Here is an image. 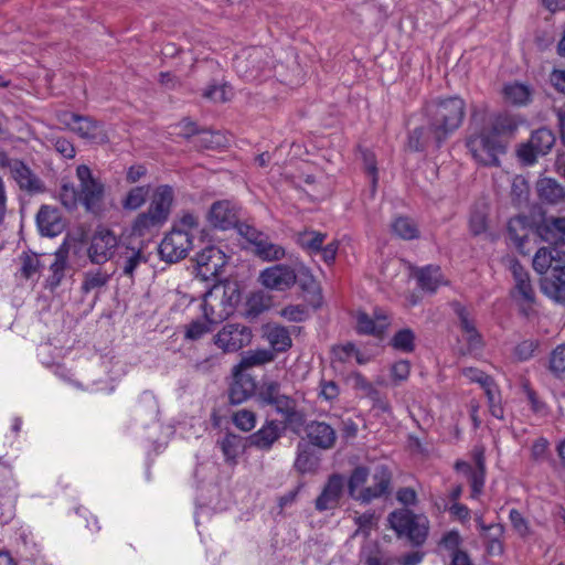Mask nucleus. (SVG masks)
<instances>
[{"label":"nucleus","mask_w":565,"mask_h":565,"mask_svg":"<svg viewBox=\"0 0 565 565\" xmlns=\"http://www.w3.org/2000/svg\"><path fill=\"white\" fill-rule=\"evenodd\" d=\"M78 186L63 182L58 191V201L67 211H75L83 205L87 213L99 215L104 211L106 185L86 164L76 168Z\"/></svg>","instance_id":"nucleus-1"},{"label":"nucleus","mask_w":565,"mask_h":565,"mask_svg":"<svg viewBox=\"0 0 565 565\" xmlns=\"http://www.w3.org/2000/svg\"><path fill=\"white\" fill-rule=\"evenodd\" d=\"M174 202V189L169 184L156 186L147 211L139 213L132 222L134 235L146 236L159 231L169 220Z\"/></svg>","instance_id":"nucleus-2"},{"label":"nucleus","mask_w":565,"mask_h":565,"mask_svg":"<svg viewBox=\"0 0 565 565\" xmlns=\"http://www.w3.org/2000/svg\"><path fill=\"white\" fill-rule=\"evenodd\" d=\"M425 109L437 142H445L461 126L466 115V103L459 96H451L431 100Z\"/></svg>","instance_id":"nucleus-3"},{"label":"nucleus","mask_w":565,"mask_h":565,"mask_svg":"<svg viewBox=\"0 0 565 565\" xmlns=\"http://www.w3.org/2000/svg\"><path fill=\"white\" fill-rule=\"evenodd\" d=\"M256 402L260 407H271L282 418L284 428L302 426L305 423L303 412L298 408L297 401L282 392L278 381H264L257 388Z\"/></svg>","instance_id":"nucleus-4"},{"label":"nucleus","mask_w":565,"mask_h":565,"mask_svg":"<svg viewBox=\"0 0 565 565\" xmlns=\"http://www.w3.org/2000/svg\"><path fill=\"white\" fill-rule=\"evenodd\" d=\"M390 527L398 539H406L414 548L422 547L429 534V520L424 514H416L407 508L396 509L387 516Z\"/></svg>","instance_id":"nucleus-5"},{"label":"nucleus","mask_w":565,"mask_h":565,"mask_svg":"<svg viewBox=\"0 0 565 565\" xmlns=\"http://www.w3.org/2000/svg\"><path fill=\"white\" fill-rule=\"evenodd\" d=\"M466 147L478 163L489 167L500 166L499 156L507 151L502 140L492 138L483 129L479 135L470 136Z\"/></svg>","instance_id":"nucleus-6"},{"label":"nucleus","mask_w":565,"mask_h":565,"mask_svg":"<svg viewBox=\"0 0 565 565\" xmlns=\"http://www.w3.org/2000/svg\"><path fill=\"white\" fill-rule=\"evenodd\" d=\"M253 339L252 329L242 323H226L213 337V344L223 353H234L247 347Z\"/></svg>","instance_id":"nucleus-7"},{"label":"nucleus","mask_w":565,"mask_h":565,"mask_svg":"<svg viewBox=\"0 0 565 565\" xmlns=\"http://www.w3.org/2000/svg\"><path fill=\"white\" fill-rule=\"evenodd\" d=\"M118 237L106 227H98L92 236L87 255L93 264L102 265L110 259L122 246Z\"/></svg>","instance_id":"nucleus-8"},{"label":"nucleus","mask_w":565,"mask_h":565,"mask_svg":"<svg viewBox=\"0 0 565 565\" xmlns=\"http://www.w3.org/2000/svg\"><path fill=\"white\" fill-rule=\"evenodd\" d=\"M198 276L204 281H217L227 260L225 254L216 246L210 245L195 256Z\"/></svg>","instance_id":"nucleus-9"},{"label":"nucleus","mask_w":565,"mask_h":565,"mask_svg":"<svg viewBox=\"0 0 565 565\" xmlns=\"http://www.w3.org/2000/svg\"><path fill=\"white\" fill-rule=\"evenodd\" d=\"M554 143L555 136L552 130L540 128L531 135L526 143L520 147L518 156L523 163L531 166L537 160L539 156L548 153Z\"/></svg>","instance_id":"nucleus-10"},{"label":"nucleus","mask_w":565,"mask_h":565,"mask_svg":"<svg viewBox=\"0 0 565 565\" xmlns=\"http://www.w3.org/2000/svg\"><path fill=\"white\" fill-rule=\"evenodd\" d=\"M192 248V234L179 230H171L159 245L161 259L167 263H177L186 257Z\"/></svg>","instance_id":"nucleus-11"},{"label":"nucleus","mask_w":565,"mask_h":565,"mask_svg":"<svg viewBox=\"0 0 565 565\" xmlns=\"http://www.w3.org/2000/svg\"><path fill=\"white\" fill-rule=\"evenodd\" d=\"M57 119L62 125L68 127L82 138L96 140L106 137L102 122L92 117L71 111H61L57 115Z\"/></svg>","instance_id":"nucleus-12"},{"label":"nucleus","mask_w":565,"mask_h":565,"mask_svg":"<svg viewBox=\"0 0 565 565\" xmlns=\"http://www.w3.org/2000/svg\"><path fill=\"white\" fill-rule=\"evenodd\" d=\"M259 281L267 289L286 291L297 282V274L291 266L278 264L263 269Z\"/></svg>","instance_id":"nucleus-13"},{"label":"nucleus","mask_w":565,"mask_h":565,"mask_svg":"<svg viewBox=\"0 0 565 565\" xmlns=\"http://www.w3.org/2000/svg\"><path fill=\"white\" fill-rule=\"evenodd\" d=\"M392 471L385 465L375 467L372 475V484L363 488L356 495V501L370 503L375 499L387 495L391 492Z\"/></svg>","instance_id":"nucleus-14"},{"label":"nucleus","mask_w":565,"mask_h":565,"mask_svg":"<svg viewBox=\"0 0 565 565\" xmlns=\"http://www.w3.org/2000/svg\"><path fill=\"white\" fill-rule=\"evenodd\" d=\"M263 50L252 47L244 50L241 54L236 55L233 66L236 73L246 81H256L260 77L264 65L262 62Z\"/></svg>","instance_id":"nucleus-15"},{"label":"nucleus","mask_w":565,"mask_h":565,"mask_svg":"<svg viewBox=\"0 0 565 565\" xmlns=\"http://www.w3.org/2000/svg\"><path fill=\"white\" fill-rule=\"evenodd\" d=\"M209 223L217 230L226 231L237 226L239 216L237 207L227 200L214 202L207 212Z\"/></svg>","instance_id":"nucleus-16"},{"label":"nucleus","mask_w":565,"mask_h":565,"mask_svg":"<svg viewBox=\"0 0 565 565\" xmlns=\"http://www.w3.org/2000/svg\"><path fill=\"white\" fill-rule=\"evenodd\" d=\"M515 281L513 297L523 303L532 305L535 301V291L531 284L529 271L518 259H512L509 266Z\"/></svg>","instance_id":"nucleus-17"},{"label":"nucleus","mask_w":565,"mask_h":565,"mask_svg":"<svg viewBox=\"0 0 565 565\" xmlns=\"http://www.w3.org/2000/svg\"><path fill=\"white\" fill-rule=\"evenodd\" d=\"M508 235L514 247L522 255H529L530 248H526L529 236L533 232L531 222L526 216H515L508 222Z\"/></svg>","instance_id":"nucleus-18"},{"label":"nucleus","mask_w":565,"mask_h":565,"mask_svg":"<svg viewBox=\"0 0 565 565\" xmlns=\"http://www.w3.org/2000/svg\"><path fill=\"white\" fill-rule=\"evenodd\" d=\"M284 425L275 419H267L265 424L248 437L249 446L259 450H269L281 436Z\"/></svg>","instance_id":"nucleus-19"},{"label":"nucleus","mask_w":565,"mask_h":565,"mask_svg":"<svg viewBox=\"0 0 565 565\" xmlns=\"http://www.w3.org/2000/svg\"><path fill=\"white\" fill-rule=\"evenodd\" d=\"M257 388L255 380L249 374L236 372L228 388V401L232 405H239L250 396H256Z\"/></svg>","instance_id":"nucleus-20"},{"label":"nucleus","mask_w":565,"mask_h":565,"mask_svg":"<svg viewBox=\"0 0 565 565\" xmlns=\"http://www.w3.org/2000/svg\"><path fill=\"white\" fill-rule=\"evenodd\" d=\"M344 486V478L341 475L334 473L329 477L322 492L316 499V509L318 511H326L334 508L342 494Z\"/></svg>","instance_id":"nucleus-21"},{"label":"nucleus","mask_w":565,"mask_h":565,"mask_svg":"<svg viewBox=\"0 0 565 565\" xmlns=\"http://www.w3.org/2000/svg\"><path fill=\"white\" fill-rule=\"evenodd\" d=\"M518 129V121L508 113H499L490 117L489 126L483 130L492 138H498L505 143V139L512 138Z\"/></svg>","instance_id":"nucleus-22"},{"label":"nucleus","mask_w":565,"mask_h":565,"mask_svg":"<svg viewBox=\"0 0 565 565\" xmlns=\"http://www.w3.org/2000/svg\"><path fill=\"white\" fill-rule=\"evenodd\" d=\"M117 256V265L121 269V274L129 278L134 277L139 265L148 260L141 247H132L125 244L119 247Z\"/></svg>","instance_id":"nucleus-23"},{"label":"nucleus","mask_w":565,"mask_h":565,"mask_svg":"<svg viewBox=\"0 0 565 565\" xmlns=\"http://www.w3.org/2000/svg\"><path fill=\"white\" fill-rule=\"evenodd\" d=\"M353 387L361 391L363 395L372 401L374 408L383 413L391 412L388 401L381 394V392L360 372L352 374Z\"/></svg>","instance_id":"nucleus-24"},{"label":"nucleus","mask_w":565,"mask_h":565,"mask_svg":"<svg viewBox=\"0 0 565 565\" xmlns=\"http://www.w3.org/2000/svg\"><path fill=\"white\" fill-rule=\"evenodd\" d=\"M14 164L11 175L22 191L39 193L44 190L41 179L22 160Z\"/></svg>","instance_id":"nucleus-25"},{"label":"nucleus","mask_w":565,"mask_h":565,"mask_svg":"<svg viewBox=\"0 0 565 565\" xmlns=\"http://www.w3.org/2000/svg\"><path fill=\"white\" fill-rule=\"evenodd\" d=\"M390 324L387 316L381 311L374 312V318L365 312H360L356 318V331L360 334L382 337Z\"/></svg>","instance_id":"nucleus-26"},{"label":"nucleus","mask_w":565,"mask_h":565,"mask_svg":"<svg viewBox=\"0 0 565 565\" xmlns=\"http://www.w3.org/2000/svg\"><path fill=\"white\" fill-rule=\"evenodd\" d=\"M435 137L433 125L428 121L427 126L416 127L409 132L408 147L417 152L425 151L429 147L439 149L444 142H437Z\"/></svg>","instance_id":"nucleus-27"},{"label":"nucleus","mask_w":565,"mask_h":565,"mask_svg":"<svg viewBox=\"0 0 565 565\" xmlns=\"http://www.w3.org/2000/svg\"><path fill=\"white\" fill-rule=\"evenodd\" d=\"M310 443L321 449H330L337 440L335 430L324 422H311L307 427Z\"/></svg>","instance_id":"nucleus-28"},{"label":"nucleus","mask_w":565,"mask_h":565,"mask_svg":"<svg viewBox=\"0 0 565 565\" xmlns=\"http://www.w3.org/2000/svg\"><path fill=\"white\" fill-rule=\"evenodd\" d=\"M36 224L42 235L53 237L62 232L63 225L55 207L42 205L36 214Z\"/></svg>","instance_id":"nucleus-29"},{"label":"nucleus","mask_w":565,"mask_h":565,"mask_svg":"<svg viewBox=\"0 0 565 565\" xmlns=\"http://www.w3.org/2000/svg\"><path fill=\"white\" fill-rule=\"evenodd\" d=\"M360 559L364 565H394V558L384 551L377 541H366L360 551Z\"/></svg>","instance_id":"nucleus-30"},{"label":"nucleus","mask_w":565,"mask_h":565,"mask_svg":"<svg viewBox=\"0 0 565 565\" xmlns=\"http://www.w3.org/2000/svg\"><path fill=\"white\" fill-rule=\"evenodd\" d=\"M264 337L275 352H286L292 345V340L288 329L279 324L265 326Z\"/></svg>","instance_id":"nucleus-31"},{"label":"nucleus","mask_w":565,"mask_h":565,"mask_svg":"<svg viewBox=\"0 0 565 565\" xmlns=\"http://www.w3.org/2000/svg\"><path fill=\"white\" fill-rule=\"evenodd\" d=\"M253 254L263 262L273 263L284 259L287 252L282 245L271 242L269 236L265 234L253 248Z\"/></svg>","instance_id":"nucleus-32"},{"label":"nucleus","mask_w":565,"mask_h":565,"mask_svg":"<svg viewBox=\"0 0 565 565\" xmlns=\"http://www.w3.org/2000/svg\"><path fill=\"white\" fill-rule=\"evenodd\" d=\"M564 254L565 252L557 247H541L533 257V269L540 275H547L550 271H553L556 260Z\"/></svg>","instance_id":"nucleus-33"},{"label":"nucleus","mask_w":565,"mask_h":565,"mask_svg":"<svg viewBox=\"0 0 565 565\" xmlns=\"http://www.w3.org/2000/svg\"><path fill=\"white\" fill-rule=\"evenodd\" d=\"M416 279L422 290L434 294L443 284L441 269L436 265H427L417 270Z\"/></svg>","instance_id":"nucleus-34"},{"label":"nucleus","mask_w":565,"mask_h":565,"mask_svg":"<svg viewBox=\"0 0 565 565\" xmlns=\"http://www.w3.org/2000/svg\"><path fill=\"white\" fill-rule=\"evenodd\" d=\"M536 190L539 198L548 204H556L565 196L563 186L552 178L539 180Z\"/></svg>","instance_id":"nucleus-35"},{"label":"nucleus","mask_w":565,"mask_h":565,"mask_svg":"<svg viewBox=\"0 0 565 565\" xmlns=\"http://www.w3.org/2000/svg\"><path fill=\"white\" fill-rule=\"evenodd\" d=\"M327 235L316 231H303L296 235L297 245L309 255H316L320 252Z\"/></svg>","instance_id":"nucleus-36"},{"label":"nucleus","mask_w":565,"mask_h":565,"mask_svg":"<svg viewBox=\"0 0 565 565\" xmlns=\"http://www.w3.org/2000/svg\"><path fill=\"white\" fill-rule=\"evenodd\" d=\"M391 227L392 232L402 239L411 241L419 237L417 224L407 216L396 217Z\"/></svg>","instance_id":"nucleus-37"},{"label":"nucleus","mask_w":565,"mask_h":565,"mask_svg":"<svg viewBox=\"0 0 565 565\" xmlns=\"http://www.w3.org/2000/svg\"><path fill=\"white\" fill-rule=\"evenodd\" d=\"M67 268V257L63 253H56L54 262L50 265L51 274L46 278V287L51 290L56 289L64 276Z\"/></svg>","instance_id":"nucleus-38"},{"label":"nucleus","mask_w":565,"mask_h":565,"mask_svg":"<svg viewBox=\"0 0 565 565\" xmlns=\"http://www.w3.org/2000/svg\"><path fill=\"white\" fill-rule=\"evenodd\" d=\"M111 275L102 269L87 270L84 274L81 290L84 295L89 294L92 290L105 287L110 280Z\"/></svg>","instance_id":"nucleus-39"},{"label":"nucleus","mask_w":565,"mask_h":565,"mask_svg":"<svg viewBox=\"0 0 565 565\" xmlns=\"http://www.w3.org/2000/svg\"><path fill=\"white\" fill-rule=\"evenodd\" d=\"M149 190V185L131 188L122 200V207L128 211H136L140 209L147 201Z\"/></svg>","instance_id":"nucleus-40"},{"label":"nucleus","mask_w":565,"mask_h":565,"mask_svg":"<svg viewBox=\"0 0 565 565\" xmlns=\"http://www.w3.org/2000/svg\"><path fill=\"white\" fill-rule=\"evenodd\" d=\"M415 333L409 328L398 330L391 339L390 344L397 351L412 353L415 350Z\"/></svg>","instance_id":"nucleus-41"},{"label":"nucleus","mask_w":565,"mask_h":565,"mask_svg":"<svg viewBox=\"0 0 565 565\" xmlns=\"http://www.w3.org/2000/svg\"><path fill=\"white\" fill-rule=\"evenodd\" d=\"M218 445L227 461H235L242 450V437L232 433H227Z\"/></svg>","instance_id":"nucleus-42"},{"label":"nucleus","mask_w":565,"mask_h":565,"mask_svg":"<svg viewBox=\"0 0 565 565\" xmlns=\"http://www.w3.org/2000/svg\"><path fill=\"white\" fill-rule=\"evenodd\" d=\"M504 97L514 105H525L531 97L530 88L520 83H512L504 86Z\"/></svg>","instance_id":"nucleus-43"},{"label":"nucleus","mask_w":565,"mask_h":565,"mask_svg":"<svg viewBox=\"0 0 565 565\" xmlns=\"http://www.w3.org/2000/svg\"><path fill=\"white\" fill-rule=\"evenodd\" d=\"M212 324L205 320L195 319L184 326V340L199 341L213 331Z\"/></svg>","instance_id":"nucleus-44"},{"label":"nucleus","mask_w":565,"mask_h":565,"mask_svg":"<svg viewBox=\"0 0 565 565\" xmlns=\"http://www.w3.org/2000/svg\"><path fill=\"white\" fill-rule=\"evenodd\" d=\"M318 467V459L309 449V447L305 446L302 449L300 446L298 447L297 458L295 460V468L300 473L312 472Z\"/></svg>","instance_id":"nucleus-45"},{"label":"nucleus","mask_w":565,"mask_h":565,"mask_svg":"<svg viewBox=\"0 0 565 565\" xmlns=\"http://www.w3.org/2000/svg\"><path fill=\"white\" fill-rule=\"evenodd\" d=\"M469 230L473 236H479L488 230V212L483 207H475L469 217Z\"/></svg>","instance_id":"nucleus-46"},{"label":"nucleus","mask_w":565,"mask_h":565,"mask_svg":"<svg viewBox=\"0 0 565 565\" xmlns=\"http://www.w3.org/2000/svg\"><path fill=\"white\" fill-rule=\"evenodd\" d=\"M503 533H504L503 525L499 524V523H493V524H490L487 527V531L481 534L484 537V540L488 541V543H489L488 548L491 553L499 554L503 551V546L500 541Z\"/></svg>","instance_id":"nucleus-47"},{"label":"nucleus","mask_w":565,"mask_h":565,"mask_svg":"<svg viewBox=\"0 0 565 565\" xmlns=\"http://www.w3.org/2000/svg\"><path fill=\"white\" fill-rule=\"evenodd\" d=\"M369 476L370 471L364 466H358L352 470L348 480V492L351 498L356 500V490L367 481Z\"/></svg>","instance_id":"nucleus-48"},{"label":"nucleus","mask_w":565,"mask_h":565,"mask_svg":"<svg viewBox=\"0 0 565 565\" xmlns=\"http://www.w3.org/2000/svg\"><path fill=\"white\" fill-rule=\"evenodd\" d=\"M275 354L269 350H256L244 356L237 367L247 369L274 361Z\"/></svg>","instance_id":"nucleus-49"},{"label":"nucleus","mask_w":565,"mask_h":565,"mask_svg":"<svg viewBox=\"0 0 565 565\" xmlns=\"http://www.w3.org/2000/svg\"><path fill=\"white\" fill-rule=\"evenodd\" d=\"M42 267L43 265L36 254H22L20 271L25 279H30L35 274L40 273Z\"/></svg>","instance_id":"nucleus-50"},{"label":"nucleus","mask_w":565,"mask_h":565,"mask_svg":"<svg viewBox=\"0 0 565 565\" xmlns=\"http://www.w3.org/2000/svg\"><path fill=\"white\" fill-rule=\"evenodd\" d=\"M548 369L556 377L565 373V344L557 345L551 352Z\"/></svg>","instance_id":"nucleus-51"},{"label":"nucleus","mask_w":565,"mask_h":565,"mask_svg":"<svg viewBox=\"0 0 565 565\" xmlns=\"http://www.w3.org/2000/svg\"><path fill=\"white\" fill-rule=\"evenodd\" d=\"M540 342L534 339H526L522 342L518 343L514 348L513 354L515 359L520 362H525L530 360L535 351L539 349Z\"/></svg>","instance_id":"nucleus-52"},{"label":"nucleus","mask_w":565,"mask_h":565,"mask_svg":"<svg viewBox=\"0 0 565 565\" xmlns=\"http://www.w3.org/2000/svg\"><path fill=\"white\" fill-rule=\"evenodd\" d=\"M509 520L519 536L524 539L531 535L532 531L530 523L519 510L511 509L509 512Z\"/></svg>","instance_id":"nucleus-53"},{"label":"nucleus","mask_w":565,"mask_h":565,"mask_svg":"<svg viewBox=\"0 0 565 565\" xmlns=\"http://www.w3.org/2000/svg\"><path fill=\"white\" fill-rule=\"evenodd\" d=\"M200 225L199 216L190 211H182L179 218L173 224L172 230H179L183 233H190Z\"/></svg>","instance_id":"nucleus-54"},{"label":"nucleus","mask_w":565,"mask_h":565,"mask_svg":"<svg viewBox=\"0 0 565 565\" xmlns=\"http://www.w3.org/2000/svg\"><path fill=\"white\" fill-rule=\"evenodd\" d=\"M232 419L234 425L243 431H250L256 425V414L249 409L235 412Z\"/></svg>","instance_id":"nucleus-55"},{"label":"nucleus","mask_w":565,"mask_h":565,"mask_svg":"<svg viewBox=\"0 0 565 565\" xmlns=\"http://www.w3.org/2000/svg\"><path fill=\"white\" fill-rule=\"evenodd\" d=\"M281 317L291 322H303L309 318V310L303 305H289L281 309Z\"/></svg>","instance_id":"nucleus-56"},{"label":"nucleus","mask_w":565,"mask_h":565,"mask_svg":"<svg viewBox=\"0 0 565 565\" xmlns=\"http://www.w3.org/2000/svg\"><path fill=\"white\" fill-rule=\"evenodd\" d=\"M451 307L459 319L460 329L463 333H468L477 329L475 320L470 318V313L465 306L455 301L451 303Z\"/></svg>","instance_id":"nucleus-57"},{"label":"nucleus","mask_w":565,"mask_h":565,"mask_svg":"<svg viewBox=\"0 0 565 565\" xmlns=\"http://www.w3.org/2000/svg\"><path fill=\"white\" fill-rule=\"evenodd\" d=\"M297 281L303 292L312 296H320L319 284L308 268L300 271V277Z\"/></svg>","instance_id":"nucleus-58"},{"label":"nucleus","mask_w":565,"mask_h":565,"mask_svg":"<svg viewBox=\"0 0 565 565\" xmlns=\"http://www.w3.org/2000/svg\"><path fill=\"white\" fill-rule=\"evenodd\" d=\"M362 160L364 163V169L366 173L371 177V182L373 188L376 186L379 174H377V162L376 158L373 151L369 149H362L361 150Z\"/></svg>","instance_id":"nucleus-59"},{"label":"nucleus","mask_w":565,"mask_h":565,"mask_svg":"<svg viewBox=\"0 0 565 565\" xmlns=\"http://www.w3.org/2000/svg\"><path fill=\"white\" fill-rule=\"evenodd\" d=\"M354 521L355 524L359 526L354 535L362 534L365 539H367L374 525V512H365L356 516Z\"/></svg>","instance_id":"nucleus-60"},{"label":"nucleus","mask_w":565,"mask_h":565,"mask_svg":"<svg viewBox=\"0 0 565 565\" xmlns=\"http://www.w3.org/2000/svg\"><path fill=\"white\" fill-rule=\"evenodd\" d=\"M462 374L470 382L478 383L481 387L489 386L493 381L492 376L476 367H465Z\"/></svg>","instance_id":"nucleus-61"},{"label":"nucleus","mask_w":565,"mask_h":565,"mask_svg":"<svg viewBox=\"0 0 565 565\" xmlns=\"http://www.w3.org/2000/svg\"><path fill=\"white\" fill-rule=\"evenodd\" d=\"M235 227L237 228L238 234L243 236L253 247H255L257 245V242L260 241L265 235V233L256 230L255 227L248 224L238 222L237 226Z\"/></svg>","instance_id":"nucleus-62"},{"label":"nucleus","mask_w":565,"mask_h":565,"mask_svg":"<svg viewBox=\"0 0 565 565\" xmlns=\"http://www.w3.org/2000/svg\"><path fill=\"white\" fill-rule=\"evenodd\" d=\"M468 478L471 487V497L476 499L482 493L486 481V471L472 470L468 475Z\"/></svg>","instance_id":"nucleus-63"},{"label":"nucleus","mask_w":565,"mask_h":565,"mask_svg":"<svg viewBox=\"0 0 565 565\" xmlns=\"http://www.w3.org/2000/svg\"><path fill=\"white\" fill-rule=\"evenodd\" d=\"M411 372V364L407 360H399L391 367V376L396 382H402L408 379Z\"/></svg>","instance_id":"nucleus-64"}]
</instances>
